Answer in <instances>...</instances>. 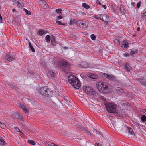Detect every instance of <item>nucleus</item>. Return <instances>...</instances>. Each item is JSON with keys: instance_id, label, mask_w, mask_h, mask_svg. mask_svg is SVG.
I'll use <instances>...</instances> for the list:
<instances>
[{"instance_id": "obj_40", "label": "nucleus", "mask_w": 146, "mask_h": 146, "mask_svg": "<svg viewBox=\"0 0 146 146\" xmlns=\"http://www.w3.org/2000/svg\"><path fill=\"white\" fill-rule=\"evenodd\" d=\"M86 133H87L88 135H90L91 136H93V134L88 131H86Z\"/></svg>"}, {"instance_id": "obj_39", "label": "nucleus", "mask_w": 146, "mask_h": 146, "mask_svg": "<svg viewBox=\"0 0 146 146\" xmlns=\"http://www.w3.org/2000/svg\"><path fill=\"white\" fill-rule=\"evenodd\" d=\"M14 2L16 4L18 5L20 1H19V0H15Z\"/></svg>"}, {"instance_id": "obj_62", "label": "nucleus", "mask_w": 146, "mask_h": 146, "mask_svg": "<svg viewBox=\"0 0 146 146\" xmlns=\"http://www.w3.org/2000/svg\"><path fill=\"white\" fill-rule=\"evenodd\" d=\"M96 134L99 133L100 132L99 131H97V130H96Z\"/></svg>"}, {"instance_id": "obj_28", "label": "nucleus", "mask_w": 146, "mask_h": 146, "mask_svg": "<svg viewBox=\"0 0 146 146\" xmlns=\"http://www.w3.org/2000/svg\"><path fill=\"white\" fill-rule=\"evenodd\" d=\"M5 141L1 138L0 140V144L2 146H3L5 145Z\"/></svg>"}, {"instance_id": "obj_12", "label": "nucleus", "mask_w": 146, "mask_h": 146, "mask_svg": "<svg viewBox=\"0 0 146 146\" xmlns=\"http://www.w3.org/2000/svg\"><path fill=\"white\" fill-rule=\"evenodd\" d=\"M13 116L20 120H22V117L21 115L17 113H15L13 114Z\"/></svg>"}, {"instance_id": "obj_2", "label": "nucleus", "mask_w": 146, "mask_h": 146, "mask_svg": "<svg viewBox=\"0 0 146 146\" xmlns=\"http://www.w3.org/2000/svg\"><path fill=\"white\" fill-rule=\"evenodd\" d=\"M104 104L106 110L108 112L111 113H118L116 109L117 105L116 104L108 103H106Z\"/></svg>"}, {"instance_id": "obj_42", "label": "nucleus", "mask_w": 146, "mask_h": 146, "mask_svg": "<svg viewBox=\"0 0 146 146\" xmlns=\"http://www.w3.org/2000/svg\"><path fill=\"white\" fill-rule=\"evenodd\" d=\"M140 3L141 2H139L137 4V8H139L140 6Z\"/></svg>"}, {"instance_id": "obj_59", "label": "nucleus", "mask_w": 146, "mask_h": 146, "mask_svg": "<svg viewBox=\"0 0 146 146\" xmlns=\"http://www.w3.org/2000/svg\"><path fill=\"white\" fill-rule=\"evenodd\" d=\"M50 144H48L46 145L47 146H51V143H50Z\"/></svg>"}, {"instance_id": "obj_30", "label": "nucleus", "mask_w": 146, "mask_h": 146, "mask_svg": "<svg viewBox=\"0 0 146 146\" xmlns=\"http://www.w3.org/2000/svg\"><path fill=\"white\" fill-rule=\"evenodd\" d=\"M23 10L25 12L26 14L28 15H29L31 14V12L30 11H28L25 8H23Z\"/></svg>"}, {"instance_id": "obj_20", "label": "nucleus", "mask_w": 146, "mask_h": 146, "mask_svg": "<svg viewBox=\"0 0 146 146\" xmlns=\"http://www.w3.org/2000/svg\"><path fill=\"white\" fill-rule=\"evenodd\" d=\"M55 37L54 36H52V39L51 40V42L52 44L53 45H55L56 44V43L55 41Z\"/></svg>"}, {"instance_id": "obj_37", "label": "nucleus", "mask_w": 146, "mask_h": 146, "mask_svg": "<svg viewBox=\"0 0 146 146\" xmlns=\"http://www.w3.org/2000/svg\"><path fill=\"white\" fill-rule=\"evenodd\" d=\"M82 22H83L81 20H79L77 21V22L76 21L77 24L78 25H80V24L82 25Z\"/></svg>"}, {"instance_id": "obj_9", "label": "nucleus", "mask_w": 146, "mask_h": 146, "mask_svg": "<svg viewBox=\"0 0 146 146\" xmlns=\"http://www.w3.org/2000/svg\"><path fill=\"white\" fill-rule=\"evenodd\" d=\"M123 124L122 122L121 121H120L119 122L114 123L113 125L117 128H121Z\"/></svg>"}, {"instance_id": "obj_22", "label": "nucleus", "mask_w": 146, "mask_h": 146, "mask_svg": "<svg viewBox=\"0 0 146 146\" xmlns=\"http://www.w3.org/2000/svg\"><path fill=\"white\" fill-rule=\"evenodd\" d=\"M29 45L30 48L31 49L32 51L33 52H34L35 51V50L33 48V46L31 45V43L30 42H29Z\"/></svg>"}, {"instance_id": "obj_35", "label": "nucleus", "mask_w": 146, "mask_h": 146, "mask_svg": "<svg viewBox=\"0 0 146 146\" xmlns=\"http://www.w3.org/2000/svg\"><path fill=\"white\" fill-rule=\"evenodd\" d=\"M62 11V9H58L56 10V12L57 13H60L61 14V13L60 12V11Z\"/></svg>"}, {"instance_id": "obj_58", "label": "nucleus", "mask_w": 146, "mask_h": 146, "mask_svg": "<svg viewBox=\"0 0 146 146\" xmlns=\"http://www.w3.org/2000/svg\"><path fill=\"white\" fill-rule=\"evenodd\" d=\"M131 4L132 5H133V6H134L135 5V3H134V2H132V3H131Z\"/></svg>"}, {"instance_id": "obj_26", "label": "nucleus", "mask_w": 146, "mask_h": 146, "mask_svg": "<svg viewBox=\"0 0 146 146\" xmlns=\"http://www.w3.org/2000/svg\"><path fill=\"white\" fill-rule=\"evenodd\" d=\"M82 6L84 7L86 9H88L90 7V6L89 5H88L87 4L85 3L82 4Z\"/></svg>"}, {"instance_id": "obj_18", "label": "nucleus", "mask_w": 146, "mask_h": 146, "mask_svg": "<svg viewBox=\"0 0 146 146\" xmlns=\"http://www.w3.org/2000/svg\"><path fill=\"white\" fill-rule=\"evenodd\" d=\"M116 90L118 94H120L123 91V90L119 87L117 88H116Z\"/></svg>"}, {"instance_id": "obj_17", "label": "nucleus", "mask_w": 146, "mask_h": 146, "mask_svg": "<svg viewBox=\"0 0 146 146\" xmlns=\"http://www.w3.org/2000/svg\"><path fill=\"white\" fill-rule=\"evenodd\" d=\"M88 23L87 21H83L82 23V25L83 26L84 28H86L88 27Z\"/></svg>"}, {"instance_id": "obj_41", "label": "nucleus", "mask_w": 146, "mask_h": 146, "mask_svg": "<svg viewBox=\"0 0 146 146\" xmlns=\"http://www.w3.org/2000/svg\"><path fill=\"white\" fill-rule=\"evenodd\" d=\"M141 82L142 84L143 85L146 86V82H144L143 81H141Z\"/></svg>"}, {"instance_id": "obj_29", "label": "nucleus", "mask_w": 146, "mask_h": 146, "mask_svg": "<svg viewBox=\"0 0 146 146\" xmlns=\"http://www.w3.org/2000/svg\"><path fill=\"white\" fill-rule=\"evenodd\" d=\"M137 50H132L130 52V54L131 55H133L134 54L137 53Z\"/></svg>"}, {"instance_id": "obj_51", "label": "nucleus", "mask_w": 146, "mask_h": 146, "mask_svg": "<svg viewBox=\"0 0 146 146\" xmlns=\"http://www.w3.org/2000/svg\"><path fill=\"white\" fill-rule=\"evenodd\" d=\"M43 4H44L45 2H46L44 0H41L40 1Z\"/></svg>"}, {"instance_id": "obj_8", "label": "nucleus", "mask_w": 146, "mask_h": 146, "mask_svg": "<svg viewBox=\"0 0 146 146\" xmlns=\"http://www.w3.org/2000/svg\"><path fill=\"white\" fill-rule=\"evenodd\" d=\"M100 19L106 22H108L110 20L109 17L105 14L101 15L100 16Z\"/></svg>"}, {"instance_id": "obj_64", "label": "nucleus", "mask_w": 146, "mask_h": 146, "mask_svg": "<svg viewBox=\"0 0 146 146\" xmlns=\"http://www.w3.org/2000/svg\"><path fill=\"white\" fill-rule=\"evenodd\" d=\"M102 100H105V99L104 98H103L102 99Z\"/></svg>"}, {"instance_id": "obj_45", "label": "nucleus", "mask_w": 146, "mask_h": 146, "mask_svg": "<svg viewBox=\"0 0 146 146\" xmlns=\"http://www.w3.org/2000/svg\"><path fill=\"white\" fill-rule=\"evenodd\" d=\"M15 130H16L17 132H20V133H21V131H20V130L19 129V128H17V127H16V128H15Z\"/></svg>"}, {"instance_id": "obj_23", "label": "nucleus", "mask_w": 146, "mask_h": 146, "mask_svg": "<svg viewBox=\"0 0 146 146\" xmlns=\"http://www.w3.org/2000/svg\"><path fill=\"white\" fill-rule=\"evenodd\" d=\"M45 39L46 42L48 43H49L50 41V37L49 35H47Z\"/></svg>"}, {"instance_id": "obj_53", "label": "nucleus", "mask_w": 146, "mask_h": 146, "mask_svg": "<svg viewBox=\"0 0 146 146\" xmlns=\"http://www.w3.org/2000/svg\"><path fill=\"white\" fill-rule=\"evenodd\" d=\"M124 55L125 56L127 57L128 56H129V54H124Z\"/></svg>"}, {"instance_id": "obj_52", "label": "nucleus", "mask_w": 146, "mask_h": 146, "mask_svg": "<svg viewBox=\"0 0 146 146\" xmlns=\"http://www.w3.org/2000/svg\"><path fill=\"white\" fill-rule=\"evenodd\" d=\"M51 146H57V145L53 143H51Z\"/></svg>"}, {"instance_id": "obj_21", "label": "nucleus", "mask_w": 146, "mask_h": 146, "mask_svg": "<svg viewBox=\"0 0 146 146\" xmlns=\"http://www.w3.org/2000/svg\"><path fill=\"white\" fill-rule=\"evenodd\" d=\"M120 10L121 12L123 13L124 14L125 12L124 7L123 5H121L120 6Z\"/></svg>"}, {"instance_id": "obj_63", "label": "nucleus", "mask_w": 146, "mask_h": 146, "mask_svg": "<svg viewBox=\"0 0 146 146\" xmlns=\"http://www.w3.org/2000/svg\"><path fill=\"white\" fill-rule=\"evenodd\" d=\"M64 49H68V47H64Z\"/></svg>"}, {"instance_id": "obj_15", "label": "nucleus", "mask_w": 146, "mask_h": 146, "mask_svg": "<svg viewBox=\"0 0 146 146\" xmlns=\"http://www.w3.org/2000/svg\"><path fill=\"white\" fill-rule=\"evenodd\" d=\"M122 47L127 48L128 47V43L125 41H123L122 42Z\"/></svg>"}, {"instance_id": "obj_24", "label": "nucleus", "mask_w": 146, "mask_h": 146, "mask_svg": "<svg viewBox=\"0 0 146 146\" xmlns=\"http://www.w3.org/2000/svg\"><path fill=\"white\" fill-rule=\"evenodd\" d=\"M0 127L3 129H5L6 128L5 124L3 123L0 122Z\"/></svg>"}, {"instance_id": "obj_34", "label": "nucleus", "mask_w": 146, "mask_h": 146, "mask_svg": "<svg viewBox=\"0 0 146 146\" xmlns=\"http://www.w3.org/2000/svg\"><path fill=\"white\" fill-rule=\"evenodd\" d=\"M114 43L117 44H120V42L117 39H115L114 40Z\"/></svg>"}, {"instance_id": "obj_31", "label": "nucleus", "mask_w": 146, "mask_h": 146, "mask_svg": "<svg viewBox=\"0 0 146 146\" xmlns=\"http://www.w3.org/2000/svg\"><path fill=\"white\" fill-rule=\"evenodd\" d=\"M18 6L20 8H22L23 7V3L21 1H20Z\"/></svg>"}, {"instance_id": "obj_19", "label": "nucleus", "mask_w": 146, "mask_h": 146, "mask_svg": "<svg viewBox=\"0 0 146 146\" xmlns=\"http://www.w3.org/2000/svg\"><path fill=\"white\" fill-rule=\"evenodd\" d=\"M127 130L128 131L129 133L131 134H134V132L132 128L129 127H127Z\"/></svg>"}, {"instance_id": "obj_60", "label": "nucleus", "mask_w": 146, "mask_h": 146, "mask_svg": "<svg viewBox=\"0 0 146 146\" xmlns=\"http://www.w3.org/2000/svg\"><path fill=\"white\" fill-rule=\"evenodd\" d=\"M137 30L138 31H140V28H139V27H138L137 29Z\"/></svg>"}, {"instance_id": "obj_36", "label": "nucleus", "mask_w": 146, "mask_h": 146, "mask_svg": "<svg viewBox=\"0 0 146 146\" xmlns=\"http://www.w3.org/2000/svg\"><path fill=\"white\" fill-rule=\"evenodd\" d=\"M44 5L43 6V7L44 8L46 9L47 7L48 4L46 2H45L44 4H43Z\"/></svg>"}, {"instance_id": "obj_14", "label": "nucleus", "mask_w": 146, "mask_h": 146, "mask_svg": "<svg viewBox=\"0 0 146 146\" xmlns=\"http://www.w3.org/2000/svg\"><path fill=\"white\" fill-rule=\"evenodd\" d=\"M88 76L89 77L93 79H96L97 78V76L96 74L92 73L88 74Z\"/></svg>"}, {"instance_id": "obj_7", "label": "nucleus", "mask_w": 146, "mask_h": 146, "mask_svg": "<svg viewBox=\"0 0 146 146\" xmlns=\"http://www.w3.org/2000/svg\"><path fill=\"white\" fill-rule=\"evenodd\" d=\"M46 72L47 73L48 76L50 78H52L55 77L57 74L56 72L52 70H48V71H46Z\"/></svg>"}, {"instance_id": "obj_4", "label": "nucleus", "mask_w": 146, "mask_h": 146, "mask_svg": "<svg viewBox=\"0 0 146 146\" xmlns=\"http://www.w3.org/2000/svg\"><path fill=\"white\" fill-rule=\"evenodd\" d=\"M41 94L47 97L51 96V91L48 88L47 86H43L40 88V91Z\"/></svg>"}, {"instance_id": "obj_11", "label": "nucleus", "mask_w": 146, "mask_h": 146, "mask_svg": "<svg viewBox=\"0 0 146 146\" xmlns=\"http://www.w3.org/2000/svg\"><path fill=\"white\" fill-rule=\"evenodd\" d=\"M5 57L9 62H11L15 60V57L9 54H6L5 55Z\"/></svg>"}, {"instance_id": "obj_32", "label": "nucleus", "mask_w": 146, "mask_h": 146, "mask_svg": "<svg viewBox=\"0 0 146 146\" xmlns=\"http://www.w3.org/2000/svg\"><path fill=\"white\" fill-rule=\"evenodd\" d=\"M76 23V21L74 19H71L70 20V23L69 24L70 25H71L72 24L75 23Z\"/></svg>"}, {"instance_id": "obj_61", "label": "nucleus", "mask_w": 146, "mask_h": 146, "mask_svg": "<svg viewBox=\"0 0 146 146\" xmlns=\"http://www.w3.org/2000/svg\"><path fill=\"white\" fill-rule=\"evenodd\" d=\"M15 10L14 9H12V12H15Z\"/></svg>"}, {"instance_id": "obj_33", "label": "nucleus", "mask_w": 146, "mask_h": 146, "mask_svg": "<svg viewBox=\"0 0 146 146\" xmlns=\"http://www.w3.org/2000/svg\"><path fill=\"white\" fill-rule=\"evenodd\" d=\"M90 37L91 39H92L93 40H95L96 38V36L94 34H92V35H91Z\"/></svg>"}, {"instance_id": "obj_38", "label": "nucleus", "mask_w": 146, "mask_h": 146, "mask_svg": "<svg viewBox=\"0 0 146 146\" xmlns=\"http://www.w3.org/2000/svg\"><path fill=\"white\" fill-rule=\"evenodd\" d=\"M56 23L58 24L59 25H63L64 24L61 23V21H59L58 20L56 21Z\"/></svg>"}, {"instance_id": "obj_5", "label": "nucleus", "mask_w": 146, "mask_h": 146, "mask_svg": "<svg viewBox=\"0 0 146 146\" xmlns=\"http://www.w3.org/2000/svg\"><path fill=\"white\" fill-rule=\"evenodd\" d=\"M83 91L89 95L95 97L97 94L96 91L94 90L91 87L84 86L83 88Z\"/></svg>"}, {"instance_id": "obj_43", "label": "nucleus", "mask_w": 146, "mask_h": 146, "mask_svg": "<svg viewBox=\"0 0 146 146\" xmlns=\"http://www.w3.org/2000/svg\"><path fill=\"white\" fill-rule=\"evenodd\" d=\"M3 22L2 17L0 13V22L2 23Z\"/></svg>"}, {"instance_id": "obj_47", "label": "nucleus", "mask_w": 146, "mask_h": 146, "mask_svg": "<svg viewBox=\"0 0 146 146\" xmlns=\"http://www.w3.org/2000/svg\"><path fill=\"white\" fill-rule=\"evenodd\" d=\"M96 3H98V4L100 5H101V3H100V1L99 0H96Z\"/></svg>"}, {"instance_id": "obj_3", "label": "nucleus", "mask_w": 146, "mask_h": 146, "mask_svg": "<svg viewBox=\"0 0 146 146\" xmlns=\"http://www.w3.org/2000/svg\"><path fill=\"white\" fill-rule=\"evenodd\" d=\"M97 88L99 91L100 92H105L108 89V85L105 82H100L96 84Z\"/></svg>"}, {"instance_id": "obj_1", "label": "nucleus", "mask_w": 146, "mask_h": 146, "mask_svg": "<svg viewBox=\"0 0 146 146\" xmlns=\"http://www.w3.org/2000/svg\"><path fill=\"white\" fill-rule=\"evenodd\" d=\"M68 80L71 84L76 89H79L80 86V81L73 75H71L68 77Z\"/></svg>"}, {"instance_id": "obj_56", "label": "nucleus", "mask_w": 146, "mask_h": 146, "mask_svg": "<svg viewBox=\"0 0 146 146\" xmlns=\"http://www.w3.org/2000/svg\"><path fill=\"white\" fill-rule=\"evenodd\" d=\"M142 15L143 17L146 16V12H145Z\"/></svg>"}, {"instance_id": "obj_44", "label": "nucleus", "mask_w": 146, "mask_h": 146, "mask_svg": "<svg viewBox=\"0 0 146 146\" xmlns=\"http://www.w3.org/2000/svg\"><path fill=\"white\" fill-rule=\"evenodd\" d=\"M71 37H72V38H74V39H76V36H75V35H72L71 36Z\"/></svg>"}, {"instance_id": "obj_57", "label": "nucleus", "mask_w": 146, "mask_h": 146, "mask_svg": "<svg viewBox=\"0 0 146 146\" xmlns=\"http://www.w3.org/2000/svg\"><path fill=\"white\" fill-rule=\"evenodd\" d=\"M103 7L104 9H106V5H103Z\"/></svg>"}, {"instance_id": "obj_49", "label": "nucleus", "mask_w": 146, "mask_h": 146, "mask_svg": "<svg viewBox=\"0 0 146 146\" xmlns=\"http://www.w3.org/2000/svg\"><path fill=\"white\" fill-rule=\"evenodd\" d=\"M86 64L84 63H83L82 64H83V67L84 68H86L87 67V66L86 65L85 66L84 64Z\"/></svg>"}, {"instance_id": "obj_25", "label": "nucleus", "mask_w": 146, "mask_h": 146, "mask_svg": "<svg viewBox=\"0 0 146 146\" xmlns=\"http://www.w3.org/2000/svg\"><path fill=\"white\" fill-rule=\"evenodd\" d=\"M141 120L143 122L146 121V117L144 115H143L141 118Z\"/></svg>"}, {"instance_id": "obj_46", "label": "nucleus", "mask_w": 146, "mask_h": 146, "mask_svg": "<svg viewBox=\"0 0 146 146\" xmlns=\"http://www.w3.org/2000/svg\"><path fill=\"white\" fill-rule=\"evenodd\" d=\"M125 67H126V69H127V70L128 71H129V68L128 67V66H127V64H126V65H125Z\"/></svg>"}, {"instance_id": "obj_55", "label": "nucleus", "mask_w": 146, "mask_h": 146, "mask_svg": "<svg viewBox=\"0 0 146 146\" xmlns=\"http://www.w3.org/2000/svg\"><path fill=\"white\" fill-rule=\"evenodd\" d=\"M62 18V17L61 16H59L57 17V18L58 19H61Z\"/></svg>"}, {"instance_id": "obj_13", "label": "nucleus", "mask_w": 146, "mask_h": 146, "mask_svg": "<svg viewBox=\"0 0 146 146\" xmlns=\"http://www.w3.org/2000/svg\"><path fill=\"white\" fill-rule=\"evenodd\" d=\"M19 106L25 112L27 113L28 112V109L23 104H19Z\"/></svg>"}, {"instance_id": "obj_10", "label": "nucleus", "mask_w": 146, "mask_h": 146, "mask_svg": "<svg viewBox=\"0 0 146 146\" xmlns=\"http://www.w3.org/2000/svg\"><path fill=\"white\" fill-rule=\"evenodd\" d=\"M104 76L108 79L110 80L111 81H114L115 79V78L114 76L111 75H109L106 74H104Z\"/></svg>"}, {"instance_id": "obj_27", "label": "nucleus", "mask_w": 146, "mask_h": 146, "mask_svg": "<svg viewBox=\"0 0 146 146\" xmlns=\"http://www.w3.org/2000/svg\"><path fill=\"white\" fill-rule=\"evenodd\" d=\"M28 142L29 143L31 144H32L33 145H34L35 144V142L34 141H33L32 140H28Z\"/></svg>"}, {"instance_id": "obj_16", "label": "nucleus", "mask_w": 146, "mask_h": 146, "mask_svg": "<svg viewBox=\"0 0 146 146\" xmlns=\"http://www.w3.org/2000/svg\"><path fill=\"white\" fill-rule=\"evenodd\" d=\"M46 31L42 30H39L37 32L38 35H41L46 33Z\"/></svg>"}, {"instance_id": "obj_48", "label": "nucleus", "mask_w": 146, "mask_h": 146, "mask_svg": "<svg viewBox=\"0 0 146 146\" xmlns=\"http://www.w3.org/2000/svg\"><path fill=\"white\" fill-rule=\"evenodd\" d=\"M141 111L146 114V110L142 109Z\"/></svg>"}, {"instance_id": "obj_6", "label": "nucleus", "mask_w": 146, "mask_h": 146, "mask_svg": "<svg viewBox=\"0 0 146 146\" xmlns=\"http://www.w3.org/2000/svg\"><path fill=\"white\" fill-rule=\"evenodd\" d=\"M60 63L62 65V68L63 70H67L68 69L69 65L67 62L62 60L60 62Z\"/></svg>"}, {"instance_id": "obj_50", "label": "nucleus", "mask_w": 146, "mask_h": 146, "mask_svg": "<svg viewBox=\"0 0 146 146\" xmlns=\"http://www.w3.org/2000/svg\"><path fill=\"white\" fill-rule=\"evenodd\" d=\"M94 18L97 19H100V17H99L98 16L94 17Z\"/></svg>"}, {"instance_id": "obj_54", "label": "nucleus", "mask_w": 146, "mask_h": 146, "mask_svg": "<svg viewBox=\"0 0 146 146\" xmlns=\"http://www.w3.org/2000/svg\"><path fill=\"white\" fill-rule=\"evenodd\" d=\"M96 144H97V146H102V145L101 144L98 143H96Z\"/></svg>"}]
</instances>
